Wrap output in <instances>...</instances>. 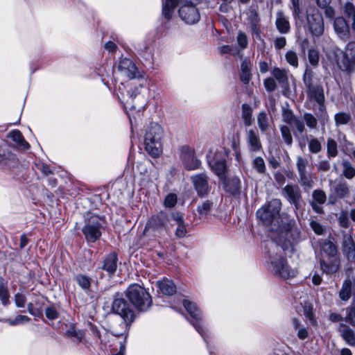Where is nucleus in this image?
<instances>
[{
	"instance_id": "obj_1",
	"label": "nucleus",
	"mask_w": 355,
	"mask_h": 355,
	"mask_svg": "<svg viewBox=\"0 0 355 355\" xmlns=\"http://www.w3.org/2000/svg\"><path fill=\"white\" fill-rule=\"evenodd\" d=\"M332 58L338 67L348 75L355 71V41H349L344 49L334 47Z\"/></svg>"
},
{
	"instance_id": "obj_2",
	"label": "nucleus",
	"mask_w": 355,
	"mask_h": 355,
	"mask_svg": "<svg viewBox=\"0 0 355 355\" xmlns=\"http://www.w3.org/2000/svg\"><path fill=\"white\" fill-rule=\"evenodd\" d=\"M164 130L157 123H151L147 128L144 135L146 150L152 157H158L162 151V138Z\"/></svg>"
},
{
	"instance_id": "obj_3",
	"label": "nucleus",
	"mask_w": 355,
	"mask_h": 355,
	"mask_svg": "<svg viewBox=\"0 0 355 355\" xmlns=\"http://www.w3.org/2000/svg\"><path fill=\"white\" fill-rule=\"evenodd\" d=\"M112 311L121 316L123 321L120 323L121 331H117L115 328H112V332L115 336H120L123 335L125 331L128 324H130L135 318L134 311L130 308L128 303L123 299L119 293L114 296L112 306Z\"/></svg>"
},
{
	"instance_id": "obj_4",
	"label": "nucleus",
	"mask_w": 355,
	"mask_h": 355,
	"mask_svg": "<svg viewBox=\"0 0 355 355\" xmlns=\"http://www.w3.org/2000/svg\"><path fill=\"white\" fill-rule=\"evenodd\" d=\"M281 209V200L272 199L257 210V217L267 226H276L279 223Z\"/></svg>"
},
{
	"instance_id": "obj_5",
	"label": "nucleus",
	"mask_w": 355,
	"mask_h": 355,
	"mask_svg": "<svg viewBox=\"0 0 355 355\" xmlns=\"http://www.w3.org/2000/svg\"><path fill=\"white\" fill-rule=\"evenodd\" d=\"M130 302L140 311H146L152 304V299L146 289L139 284H132L126 291Z\"/></svg>"
},
{
	"instance_id": "obj_6",
	"label": "nucleus",
	"mask_w": 355,
	"mask_h": 355,
	"mask_svg": "<svg viewBox=\"0 0 355 355\" xmlns=\"http://www.w3.org/2000/svg\"><path fill=\"white\" fill-rule=\"evenodd\" d=\"M269 259V267L275 275L284 279H289L296 275L297 270L291 268L286 259L282 255H270Z\"/></svg>"
},
{
	"instance_id": "obj_7",
	"label": "nucleus",
	"mask_w": 355,
	"mask_h": 355,
	"mask_svg": "<svg viewBox=\"0 0 355 355\" xmlns=\"http://www.w3.org/2000/svg\"><path fill=\"white\" fill-rule=\"evenodd\" d=\"M101 221V218L96 215H92L85 220L82 232L87 242L94 243L101 236L102 225Z\"/></svg>"
},
{
	"instance_id": "obj_8",
	"label": "nucleus",
	"mask_w": 355,
	"mask_h": 355,
	"mask_svg": "<svg viewBox=\"0 0 355 355\" xmlns=\"http://www.w3.org/2000/svg\"><path fill=\"white\" fill-rule=\"evenodd\" d=\"M183 306L193 319L191 322V324L208 345V336L204 331L200 310L198 309L196 303L187 300H183Z\"/></svg>"
},
{
	"instance_id": "obj_9",
	"label": "nucleus",
	"mask_w": 355,
	"mask_h": 355,
	"mask_svg": "<svg viewBox=\"0 0 355 355\" xmlns=\"http://www.w3.org/2000/svg\"><path fill=\"white\" fill-rule=\"evenodd\" d=\"M295 220L288 214L283 213L281 215V224L279 223L276 225L281 227L285 232L286 240L291 243H297L300 240L301 232L296 227Z\"/></svg>"
},
{
	"instance_id": "obj_10",
	"label": "nucleus",
	"mask_w": 355,
	"mask_h": 355,
	"mask_svg": "<svg viewBox=\"0 0 355 355\" xmlns=\"http://www.w3.org/2000/svg\"><path fill=\"white\" fill-rule=\"evenodd\" d=\"M198 1H193L180 5L178 15L180 19L187 24H195L200 19L199 9L197 8Z\"/></svg>"
},
{
	"instance_id": "obj_11",
	"label": "nucleus",
	"mask_w": 355,
	"mask_h": 355,
	"mask_svg": "<svg viewBox=\"0 0 355 355\" xmlns=\"http://www.w3.org/2000/svg\"><path fill=\"white\" fill-rule=\"evenodd\" d=\"M180 159L187 170L191 171L198 168L200 162L195 155V150L189 146H182L178 148Z\"/></svg>"
},
{
	"instance_id": "obj_12",
	"label": "nucleus",
	"mask_w": 355,
	"mask_h": 355,
	"mask_svg": "<svg viewBox=\"0 0 355 355\" xmlns=\"http://www.w3.org/2000/svg\"><path fill=\"white\" fill-rule=\"evenodd\" d=\"M282 196L293 205L296 210L300 209L303 204L301 190L297 184H287L282 190Z\"/></svg>"
},
{
	"instance_id": "obj_13",
	"label": "nucleus",
	"mask_w": 355,
	"mask_h": 355,
	"mask_svg": "<svg viewBox=\"0 0 355 355\" xmlns=\"http://www.w3.org/2000/svg\"><path fill=\"white\" fill-rule=\"evenodd\" d=\"M308 160L302 157H297L296 168L299 174L300 184L306 188H311L313 185L312 175L306 171Z\"/></svg>"
},
{
	"instance_id": "obj_14",
	"label": "nucleus",
	"mask_w": 355,
	"mask_h": 355,
	"mask_svg": "<svg viewBox=\"0 0 355 355\" xmlns=\"http://www.w3.org/2000/svg\"><path fill=\"white\" fill-rule=\"evenodd\" d=\"M334 29L338 37L343 42L352 37V31L347 20L343 17H337L334 21Z\"/></svg>"
},
{
	"instance_id": "obj_15",
	"label": "nucleus",
	"mask_w": 355,
	"mask_h": 355,
	"mask_svg": "<svg viewBox=\"0 0 355 355\" xmlns=\"http://www.w3.org/2000/svg\"><path fill=\"white\" fill-rule=\"evenodd\" d=\"M309 28L312 35L319 37L324 33V22L321 14L315 10L313 14L307 15Z\"/></svg>"
},
{
	"instance_id": "obj_16",
	"label": "nucleus",
	"mask_w": 355,
	"mask_h": 355,
	"mask_svg": "<svg viewBox=\"0 0 355 355\" xmlns=\"http://www.w3.org/2000/svg\"><path fill=\"white\" fill-rule=\"evenodd\" d=\"M211 170L220 178H222V153L220 151L211 149L207 156Z\"/></svg>"
},
{
	"instance_id": "obj_17",
	"label": "nucleus",
	"mask_w": 355,
	"mask_h": 355,
	"mask_svg": "<svg viewBox=\"0 0 355 355\" xmlns=\"http://www.w3.org/2000/svg\"><path fill=\"white\" fill-rule=\"evenodd\" d=\"M282 120L288 125H294L299 134H302L306 130L304 122L295 116L293 112L290 109H283Z\"/></svg>"
},
{
	"instance_id": "obj_18",
	"label": "nucleus",
	"mask_w": 355,
	"mask_h": 355,
	"mask_svg": "<svg viewBox=\"0 0 355 355\" xmlns=\"http://www.w3.org/2000/svg\"><path fill=\"white\" fill-rule=\"evenodd\" d=\"M194 189L198 196L202 198L207 195L209 191L207 177L204 173H200L191 178Z\"/></svg>"
},
{
	"instance_id": "obj_19",
	"label": "nucleus",
	"mask_w": 355,
	"mask_h": 355,
	"mask_svg": "<svg viewBox=\"0 0 355 355\" xmlns=\"http://www.w3.org/2000/svg\"><path fill=\"white\" fill-rule=\"evenodd\" d=\"M320 268L326 274H334L338 271L340 261L338 256L322 257L320 261Z\"/></svg>"
},
{
	"instance_id": "obj_20",
	"label": "nucleus",
	"mask_w": 355,
	"mask_h": 355,
	"mask_svg": "<svg viewBox=\"0 0 355 355\" xmlns=\"http://www.w3.org/2000/svg\"><path fill=\"white\" fill-rule=\"evenodd\" d=\"M117 70L121 76L128 79L137 77V69L135 63L130 59L124 58L121 60L117 67Z\"/></svg>"
},
{
	"instance_id": "obj_21",
	"label": "nucleus",
	"mask_w": 355,
	"mask_h": 355,
	"mask_svg": "<svg viewBox=\"0 0 355 355\" xmlns=\"http://www.w3.org/2000/svg\"><path fill=\"white\" fill-rule=\"evenodd\" d=\"M246 144L250 153H257L262 150V144L259 133L254 129H250L246 132Z\"/></svg>"
},
{
	"instance_id": "obj_22",
	"label": "nucleus",
	"mask_w": 355,
	"mask_h": 355,
	"mask_svg": "<svg viewBox=\"0 0 355 355\" xmlns=\"http://www.w3.org/2000/svg\"><path fill=\"white\" fill-rule=\"evenodd\" d=\"M306 94L310 100H314L318 103L320 111H323L324 110V90L321 85H316L306 88Z\"/></svg>"
},
{
	"instance_id": "obj_23",
	"label": "nucleus",
	"mask_w": 355,
	"mask_h": 355,
	"mask_svg": "<svg viewBox=\"0 0 355 355\" xmlns=\"http://www.w3.org/2000/svg\"><path fill=\"white\" fill-rule=\"evenodd\" d=\"M225 164L223 163V175H225ZM223 187L226 192L231 195L236 196L239 194L241 189V180L238 177L226 178L223 175Z\"/></svg>"
},
{
	"instance_id": "obj_24",
	"label": "nucleus",
	"mask_w": 355,
	"mask_h": 355,
	"mask_svg": "<svg viewBox=\"0 0 355 355\" xmlns=\"http://www.w3.org/2000/svg\"><path fill=\"white\" fill-rule=\"evenodd\" d=\"M193 1H198V0H166L162 5V14L167 20H169L173 16V10L176 6Z\"/></svg>"
},
{
	"instance_id": "obj_25",
	"label": "nucleus",
	"mask_w": 355,
	"mask_h": 355,
	"mask_svg": "<svg viewBox=\"0 0 355 355\" xmlns=\"http://www.w3.org/2000/svg\"><path fill=\"white\" fill-rule=\"evenodd\" d=\"M343 251L349 261L355 260V243L351 235L345 236L343 241Z\"/></svg>"
},
{
	"instance_id": "obj_26",
	"label": "nucleus",
	"mask_w": 355,
	"mask_h": 355,
	"mask_svg": "<svg viewBox=\"0 0 355 355\" xmlns=\"http://www.w3.org/2000/svg\"><path fill=\"white\" fill-rule=\"evenodd\" d=\"M322 257H336L338 256V249L336 245L328 239H321L319 241Z\"/></svg>"
},
{
	"instance_id": "obj_27",
	"label": "nucleus",
	"mask_w": 355,
	"mask_h": 355,
	"mask_svg": "<svg viewBox=\"0 0 355 355\" xmlns=\"http://www.w3.org/2000/svg\"><path fill=\"white\" fill-rule=\"evenodd\" d=\"M338 331L347 345L355 346V333L349 327L340 322Z\"/></svg>"
},
{
	"instance_id": "obj_28",
	"label": "nucleus",
	"mask_w": 355,
	"mask_h": 355,
	"mask_svg": "<svg viewBox=\"0 0 355 355\" xmlns=\"http://www.w3.org/2000/svg\"><path fill=\"white\" fill-rule=\"evenodd\" d=\"M168 221L166 214L160 212L157 216H153L146 226V229L158 230L165 227Z\"/></svg>"
},
{
	"instance_id": "obj_29",
	"label": "nucleus",
	"mask_w": 355,
	"mask_h": 355,
	"mask_svg": "<svg viewBox=\"0 0 355 355\" xmlns=\"http://www.w3.org/2000/svg\"><path fill=\"white\" fill-rule=\"evenodd\" d=\"M252 64L250 60L248 58H245L241 64V73H240V79L242 83L244 84L249 83L251 77V69H252Z\"/></svg>"
},
{
	"instance_id": "obj_30",
	"label": "nucleus",
	"mask_w": 355,
	"mask_h": 355,
	"mask_svg": "<svg viewBox=\"0 0 355 355\" xmlns=\"http://www.w3.org/2000/svg\"><path fill=\"white\" fill-rule=\"evenodd\" d=\"M118 258L116 254H108L103 261L101 269L107 272L110 275L114 274L117 268Z\"/></svg>"
},
{
	"instance_id": "obj_31",
	"label": "nucleus",
	"mask_w": 355,
	"mask_h": 355,
	"mask_svg": "<svg viewBox=\"0 0 355 355\" xmlns=\"http://www.w3.org/2000/svg\"><path fill=\"white\" fill-rule=\"evenodd\" d=\"M275 25L279 32L282 34L288 33L291 29L288 17L282 11L277 12Z\"/></svg>"
},
{
	"instance_id": "obj_32",
	"label": "nucleus",
	"mask_w": 355,
	"mask_h": 355,
	"mask_svg": "<svg viewBox=\"0 0 355 355\" xmlns=\"http://www.w3.org/2000/svg\"><path fill=\"white\" fill-rule=\"evenodd\" d=\"M343 11L351 22L349 27L352 33L355 36V5L352 1L345 2L343 6Z\"/></svg>"
},
{
	"instance_id": "obj_33",
	"label": "nucleus",
	"mask_w": 355,
	"mask_h": 355,
	"mask_svg": "<svg viewBox=\"0 0 355 355\" xmlns=\"http://www.w3.org/2000/svg\"><path fill=\"white\" fill-rule=\"evenodd\" d=\"M157 286L160 292L166 295H172L176 292L175 285L168 279L157 282Z\"/></svg>"
},
{
	"instance_id": "obj_34",
	"label": "nucleus",
	"mask_w": 355,
	"mask_h": 355,
	"mask_svg": "<svg viewBox=\"0 0 355 355\" xmlns=\"http://www.w3.org/2000/svg\"><path fill=\"white\" fill-rule=\"evenodd\" d=\"M352 283L350 279L347 278L344 280L341 288L338 293V296L342 301H348L352 295Z\"/></svg>"
},
{
	"instance_id": "obj_35",
	"label": "nucleus",
	"mask_w": 355,
	"mask_h": 355,
	"mask_svg": "<svg viewBox=\"0 0 355 355\" xmlns=\"http://www.w3.org/2000/svg\"><path fill=\"white\" fill-rule=\"evenodd\" d=\"M272 76L282 87L288 84V71L284 69L275 67L272 72Z\"/></svg>"
},
{
	"instance_id": "obj_36",
	"label": "nucleus",
	"mask_w": 355,
	"mask_h": 355,
	"mask_svg": "<svg viewBox=\"0 0 355 355\" xmlns=\"http://www.w3.org/2000/svg\"><path fill=\"white\" fill-rule=\"evenodd\" d=\"M333 191L339 198H347L349 196V186L345 181H340L337 183L334 187Z\"/></svg>"
},
{
	"instance_id": "obj_37",
	"label": "nucleus",
	"mask_w": 355,
	"mask_h": 355,
	"mask_svg": "<svg viewBox=\"0 0 355 355\" xmlns=\"http://www.w3.org/2000/svg\"><path fill=\"white\" fill-rule=\"evenodd\" d=\"M14 162H15V155L8 150L0 148V164L10 166V164Z\"/></svg>"
},
{
	"instance_id": "obj_38",
	"label": "nucleus",
	"mask_w": 355,
	"mask_h": 355,
	"mask_svg": "<svg viewBox=\"0 0 355 355\" xmlns=\"http://www.w3.org/2000/svg\"><path fill=\"white\" fill-rule=\"evenodd\" d=\"M8 137L14 141L20 147L26 149L28 148V143L24 139V137L21 132L17 130H15L9 132Z\"/></svg>"
},
{
	"instance_id": "obj_39",
	"label": "nucleus",
	"mask_w": 355,
	"mask_h": 355,
	"mask_svg": "<svg viewBox=\"0 0 355 355\" xmlns=\"http://www.w3.org/2000/svg\"><path fill=\"white\" fill-rule=\"evenodd\" d=\"M334 121L336 127L345 125L352 121V116L349 112H339L334 115Z\"/></svg>"
},
{
	"instance_id": "obj_40",
	"label": "nucleus",
	"mask_w": 355,
	"mask_h": 355,
	"mask_svg": "<svg viewBox=\"0 0 355 355\" xmlns=\"http://www.w3.org/2000/svg\"><path fill=\"white\" fill-rule=\"evenodd\" d=\"M338 155V144L335 139L329 137L327 140V157L329 159L336 157Z\"/></svg>"
},
{
	"instance_id": "obj_41",
	"label": "nucleus",
	"mask_w": 355,
	"mask_h": 355,
	"mask_svg": "<svg viewBox=\"0 0 355 355\" xmlns=\"http://www.w3.org/2000/svg\"><path fill=\"white\" fill-rule=\"evenodd\" d=\"M242 119L245 126L252 124V109L248 104L242 105Z\"/></svg>"
},
{
	"instance_id": "obj_42",
	"label": "nucleus",
	"mask_w": 355,
	"mask_h": 355,
	"mask_svg": "<svg viewBox=\"0 0 355 355\" xmlns=\"http://www.w3.org/2000/svg\"><path fill=\"white\" fill-rule=\"evenodd\" d=\"M279 130L282 139L285 144L288 147H291L293 145V139L290 128L286 125H282L279 127Z\"/></svg>"
},
{
	"instance_id": "obj_43",
	"label": "nucleus",
	"mask_w": 355,
	"mask_h": 355,
	"mask_svg": "<svg viewBox=\"0 0 355 355\" xmlns=\"http://www.w3.org/2000/svg\"><path fill=\"white\" fill-rule=\"evenodd\" d=\"M75 281L83 290H89L92 283V279L89 277L85 275L78 274L76 275Z\"/></svg>"
},
{
	"instance_id": "obj_44",
	"label": "nucleus",
	"mask_w": 355,
	"mask_h": 355,
	"mask_svg": "<svg viewBox=\"0 0 355 355\" xmlns=\"http://www.w3.org/2000/svg\"><path fill=\"white\" fill-rule=\"evenodd\" d=\"M309 150L312 154H318L321 152L322 149V143L319 139L311 137L308 140Z\"/></svg>"
},
{
	"instance_id": "obj_45",
	"label": "nucleus",
	"mask_w": 355,
	"mask_h": 355,
	"mask_svg": "<svg viewBox=\"0 0 355 355\" xmlns=\"http://www.w3.org/2000/svg\"><path fill=\"white\" fill-rule=\"evenodd\" d=\"M257 124L261 133H265L268 128V115L265 112H261L257 115Z\"/></svg>"
},
{
	"instance_id": "obj_46",
	"label": "nucleus",
	"mask_w": 355,
	"mask_h": 355,
	"mask_svg": "<svg viewBox=\"0 0 355 355\" xmlns=\"http://www.w3.org/2000/svg\"><path fill=\"white\" fill-rule=\"evenodd\" d=\"M343 175L348 180H352L355 177V168L349 161H343Z\"/></svg>"
},
{
	"instance_id": "obj_47",
	"label": "nucleus",
	"mask_w": 355,
	"mask_h": 355,
	"mask_svg": "<svg viewBox=\"0 0 355 355\" xmlns=\"http://www.w3.org/2000/svg\"><path fill=\"white\" fill-rule=\"evenodd\" d=\"M252 166L259 174H265L266 172L265 161L261 157H256L252 162Z\"/></svg>"
},
{
	"instance_id": "obj_48",
	"label": "nucleus",
	"mask_w": 355,
	"mask_h": 355,
	"mask_svg": "<svg viewBox=\"0 0 355 355\" xmlns=\"http://www.w3.org/2000/svg\"><path fill=\"white\" fill-rule=\"evenodd\" d=\"M66 335L76 343L81 342L84 338V332L80 330L77 331L73 326L67 330Z\"/></svg>"
},
{
	"instance_id": "obj_49",
	"label": "nucleus",
	"mask_w": 355,
	"mask_h": 355,
	"mask_svg": "<svg viewBox=\"0 0 355 355\" xmlns=\"http://www.w3.org/2000/svg\"><path fill=\"white\" fill-rule=\"evenodd\" d=\"M9 298L6 283L4 279L0 277V300L3 304H6Z\"/></svg>"
},
{
	"instance_id": "obj_50",
	"label": "nucleus",
	"mask_w": 355,
	"mask_h": 355,
	"mask_svg": "<svg viewBox=\"0 0 355 355\" xmlns=\"http://www.w3.org/2000/svg\"><path fill=\"white\" fill-rule=\"evenodd\" d=\"M313 75L314 73L313 70L309 67L306 66L303 74V82L306 88L314 85L313 84Z\"/></svg>"
},
{
	"instance_id": "obj_51",
	"label": "nucleus",
	"mask_w": 355,
	"mask_h": 355,
	"mask_svg": "<svg viewBox=\"0 0 355 355\" xmlns=\"http://www.w3.org/2000/svg\"><path fill=\"white\" fill-rule=\"evenodd\" d=\"M312 198L313 200L311 202H316L319 205H322L327 200V196L322 190L315 189L313 191Z\"/></svg>"
},
{
	"instance_id": "obj_52",
	"label": "nucleus",
	"mask_w": 355,
	"mask_h": 355,
	"mask_svg": "<svg viewBox=\"0 0 355 355\" xmlns=\"http://www.w3.org/2000/svg\"><path fill=\"white\" fill-rule=\"evenodd\" d=\"M303 119L308 128L311 129L317 128L318 120L312 114L308 112L304 113Z\"/></svg>"
},
{
	"instance_id": "obj_53",
	"label": "nucleus",
	"mask_w": 355,
	"mask_h": 355,
	"mask_svg": "<svg viewBox=\"0 0 355 355\" xmlns=\"http://www.w3.org/2000/svg\"><path fill=\"white\" fill-rule=\"evenodd\" d=\"M308 59L312 66L317 67L320 60L319 52L315 49H310L308 51Z\"/></svg>"
},
{
	"instance_id": "obj_54",
	"label": "nucleus",
	"mask_w": 355,
	"mask_h": 355,
	"mask_svg": "<svg viewBox=\"0 0 355 355\" xmlns=\"http://www.w3.org/2000/svg\"><path fill=\"white\" fill-rule=\"evenodd\" d=\"M285 58L287 62L295 68L298 67V57L297 53L293 51H288L286 53Z\"/></svg>"
},
{
	"instance_id": "obj_55",
	"label": "nucleus",
	"mask_w": 355,
	"mask_h": 355,
	"mask_svg": "<svg viewBox=\"0 0 355 355\" xmlns=\"http://www.w3.org/2000/svg\"><path fill=\"white\" fill-rule=\"evenodd\" d=\"M236 42L239 48L242 50L246 49L248 45V39L246 34L242 31L238 33Z\"/></svg>"
},
{
	"instance_id": "obj_56",
	"label": "nucleus",
	"mask_w": 355,
	"mask_h": 355,
	"mask_svg": "<svg viewBox=\"0 0 355 355\" xmlns=\"http://www.w3.org/2000/svg\"><path fill=\"white\" fill-rule=\"evenodd\" d=\"M346 316L345 320L352 326L355 327V307L349 306L346 309Z\"/></svg>"
},
{
	"instance_id": "obj_57",
	"label": "nucleus",
	"mask_w": 355,
	"mask_h": 355,
	"mask_svg": "<svg viewBox=\"0 0 355 355\" xmlns=\"http://www.w3.org/2000/svg\"><path fill=\"white\" fill-rule=\"evenodd\" d=\"M30 318L26 315H19L15 319H8L6 322L12 326L28 322Z\"/></svg>"
},
{
	"instance_id": "obj_58",
	"label": "nucleus",
	"mask_w": 355,
	"mask_h": 355,
	"mask_svg": "<svg viewBox=\"0 0 355 355\" xmlns=\"http://www.w3.org/2000/svg\"><path fill=\"white\" fill-rule=\"evenodd\" d=\"M212 205L213 202L207 200L198 207L197 211L200 215H207L211 210Z\"/></svg>"
},
{
	"instance_id": "obj_59",
	"label": "nucleus",
	"mask_w": 355,
	"mask_h": 355,
	"mask_svg": "<svg viewBox=\"0 0 355 355\" xmlns=\"http://www.w3.org/2000/svg\"><path fill=\"white\" fill-rule=\"evenodd\" d=\"M338 220L339 225L342 227L348 228L350 226L348 213L346 211H343L340 213Z\"/></svg>"
},
{
	"instance_id": "obj_60",
	"label": "nucleus",
	"mask_w": 355,
	"mask_h": 355,
	"mask_svg": "<svg viewBox=\"0 0 355 355\" xmlns=\"http://www.w3.org/2000/svg\"><path fill=\"white\" fill-rule=\"evenodd\" d=\"M239 134H234L231 138V146L232 148L235 151V155L237 160L239 159V157L241 156L240 151L239 150Z\"/></svg>"
},
{
	"instance_id": "obj_61",
	"label": "nucleus",
	"mask_w": 355,
	"mask_h": 355,
	"mask_svg": "<svg viewBox=\"0 0 355 355\" xmlns=\"http://www.w3.org/2000/svg\"><path fill=\"white\" fill-rule=\"evenodd\" d=\"M291 6L290 8L292 10L293 15L295 18L300 19L301 17V9L300 7V0H291Z\"/></svg>"
},
{
	"instance_id": "obj_62",
	"label": "nucleus",
	"mask_w": 355,
	"mask_h": 355,
	"mask_svg": "<svg viewBox=\"0 0 355 355\" xmlns=\"http://www.w3.org/2000/svg\"><path fill=\"white\" fill-rule=\"evenodd\" d=\"M178 198L175 193L168 194L164 201V205L166 207H173L177 203Z\"/></svg>"
},
{
	"instance_id": "obj_63",
	"label": "nucleus",
	"mask_w": 355,
	"mask_h": 355,
	"mask_svg": "<svg viewBox=\"0 0 355 355\" xmlns=\"http://www.w3.org/2000/svg\"><path fill=\"white\" fill-rule=\"evenodd\" d=\"M263 85L266 89L269 92L275 91L277 87L275 80L272 78H266L263 81Z\"/></svg>"
},
{
	"instance_id": "obj_64",
	"label": "nucleus",
	"mask_w": 355,
	"mask_h": 355,
	"mask_svg": "<svg viewBox=\"0 0 355 355\" xmlns=\"http://www.w3.org/2000/svg\"><path fill=\"white\" fill-rule=\"evenodd\" d=\"M45 315L49 320H55L58 318V312L53 306H49L46 308Z\"/></svg>"
}]
</instances>
